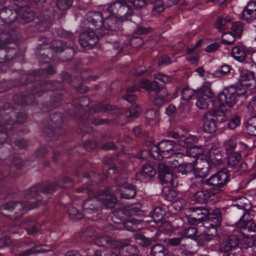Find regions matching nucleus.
<instances>
[{
	"mask_svg": "<svg viewBox=\"0 0 256 256\" xmlns=\"http://www.w3.org/2000/svg\"><path fill=\"white\" fill-rule=\"evenodd\" d=\"M56 187L55 184L48 185L44 188L40 185L31 187L25 192L26 198L28 200V202H14L12 201L5 203L1 206V215L10 216L12 219L20 218L28 210L38 206L41 200L40 191L44 194H49L54 192Z\"/></svg>",
	"mask_w": 256,
	"mask_h": 256,
	"instance_id": "obj_1",
	"label": "nucleus"
},
{
	"mask_svg": "<svg viewBox=\"0 0 256 256\" xmlns=\"http://www.w3.org/2000/svg\"><path fill=\"white\" fill-rule=\"evenodd\" d=\"M132 14V9L126 2V0H116L106 7L102 14L100 12H92L88 14L87 20L91 23L96 28H103L108 31L110 28L108 22L113 17L118 20L124 21L128 20Z\"/></svg>",
	"mask_w": 256,
	"mask_h": 256,
	"instance_id": "obj_2",
	"label": "nucleus"
},
{
	"mask_svg": "<svg viewBox=\"0 0 256 256\" xmlns=\"http://www.w3.org/2000/svg\"><path fill=\"white\" fill-rule=\"evenodd\" d=\"M76 192L78 193H86L90 197L84 202L82 206V210L84 213L91 214L97 210L98 206L96 203L98 200L100 201L106 208H113L116 204V199L111 195L106 194V192L98 194L96 197H92L94 190L91 187L85 189H77Z\"/></svg>",
	"mask_w": 256,
	"mask_h": 256,
	"instance_id": "obj_3",
	"label": "nucleus"
},
{
	"mask_svg": "<svg viewBox=\"0 0 256 256\" xmlns=\"http://www.w3.org/2000/svg\"><path fill=\"white\" fill-rule=\"evenodd\" d=\"M246 92L247 91L245 90L241 92L240 88H237L236 90L233 88L224 89L218 94L214 102V107L216 108V110L220 114L223 115L224 110L232 107L235 104L236 96H241Z\"/></svg>",
	"mask_w": 256,
	"mask_h": 256,
	"instance_id": "obj_4",
	"label": "nucleus"
},
{
	"mask_svg": "<svg viewBox=\"0 0 256 256\" xmlns=\"http://www.w3.org/2000/svg\"><path fill=\"white\" fill-rule=\"evenodd\" d=\"M140 86L148 91L156 90L154 103L156 106H162L170 100L168 91L164 88H158V83L156 81L150 82L144 79L140 82Z\"/></svg>",
	"mask_w": 256,
	"mask_h": 256,
	"instance_id": "obj_5",
	"label": "nucleus"
},
{
	"mask_svg": "<svg viewBox=\"0 0 256 256\" xmlns=\"http://www.w3.org/2000/svg\"><path fill=\"white\" fill-rule=\"evenodd\" d=\"M106 194H110L116 200V196L120 194L122 198H133L136 195V191L134 187L126 183L124 180L122 182H120L116 186L108 188L106 191Z\"/></svg>",
	"mask_w": 256,
	"mask_h": 256,
	"instance_id": "obj_6",
	"label": "nucleus"
},
{
	"mask_svg": "<svg viewBox=\"0 0 256 256\" xmlns=\"http://www.w3.org/2000/svg\"><path fill=\"white\" fill-rule=\"evenodd\" d=\"M176 145L174 142L166 140L160 142L158 146L154 145L151 148L152 156L158 160L164 158H168V154H173Z\"/></svg>",
	"mask_w": 256,
	"mask_h": 256,
	"instance_id": "obj_7",
	"label": "nucleus"
},
{
	"mask_svg": "<svg viewBox=\"0 0 256 256\" xmlns=\"http://www.w3.org/2000/svg\"><path fill=\"white\" fill-rule=\"evenodd\" d=\"M188 211L190 214L183 218L184 222L186 220L188 224L202 223L207 220L209 214V209L202 206L190 208Z\"/></svg>",
	"mask_w": 256,
	"mask_h": 256,
	"instance_id": "obj_8",
	"label": "nucleus"
},
{
	"mask_svg": "<svg viewBox=\"0 0 256 256\" xmlns=\"http://www.w3.org/2000/svg\"><path fill=\"white\" fill-rule=\"evenodd\" d=\"M204 156L212 162H218L222 158L219 142L215 138L208 140L204 149Z\"/></svg>",
	"mask_w": 256,
	"mask_h": 256,
	"instance_id": "obj_9",
	"label": "nucleus"
},
{
	"mask_svg": "<svg viewBox=\"0 0 256 256\" xmlns=\"http://www.w3.org/2000/svg\"><path fill=\"white\" fill-rule=\"evenodd\" d=\"M196 106L201 110L206 109L211 100L214 98L210 87L208 86H204L196 94Z\"/></svg>",
	"mask_w": 256,
	"mask_h": 256,
	"instance_id": "obj_10",
	"label": "nucleus"
},
{
	"mask_svg": "<svg viewBox=\"0 0 256 256\" xmlns=\"http://www.w3.org/2000/svg\"><path fill=\"white\" fill-rule=\"evenodd\" d=\"M229 174L226 170H220L206 180V184L214 188L223 187L228 182Z\"/></svg>",
	"mask_w": 256,
	"mask_h": 256,
	"instance_id": "obj_11",
	"label": "nucleus"
},
{
	"mask_svg": "<svg viewBox=\"0 0 256 256\" xmlns=\"http://www.w3.org/2000/svg\"><path fill=\"white\" fill-rule=\"evenodd\" d=\"M158 170L163 184L170 183L174 187L177 186L178 185L177 176L171 172L172 170L168 163V164H160Z\"/></svg>",
	"mask_w": 256,
	"mask_h": 256,
	"instance_id": "obj_12",
	"label": "nucleus"
},
{
	"mask_svg": "<svg viewBox=\"0 0 256 256\" xmlns=\"http://www.w3.org/2000/svg\"><path fill=\"white\" fill-rule=\"evenodd\" d=\"M98 42V38L92 28L86 30L80 35L79 42L81 46L85 49L92 48Z\"/></svg>",
	"mask_w": 256,
	"mask_h": 256,
	"instance_id": "obj_13",
	"label": "nucleus"
},
{
	"mask_svg": "<svg viewBox=\"0 0 256 256\" xmlns=\"http://www.w3.org/2000/svg\"><path fill=\"white\" fill-rule=\"evenodd\" d=\"M240 80L242 82H246L242 84L237 88H240V90L242 92L244 90L246 91V87H255L256 86V80L254 76V73L246 69L242 68L240 70Z\"/></svg>",
	"mask_w": 256,
	"mask_h": 256,
	"instance_id": "obj_14",
	"label": "nucleus"
},
{
	"mask_svg": "<svg viewBox=\"0 0 256 256\" xmlns=\"http://www.w3.org/2000/svg\"><path fill=\"white\" fill-rule=\"evenodd\" d=\"M220 113L216 110L212 112H208L205 116L204 123L203 124V129L206 132L212 134L216 130V124L214 120L209 116H213L216 117L218 116H222Z\"/></svg>",
	"mask_w": 256,
	"mask_h": 256,
	"instance_id": "obj_15",
	"label": "nucleus"
},
{
	"mask_svg": "<svg viewBox=\"0 0 256 256\" xmlns=\"http://www.w3.org/2000/svg\"><path fill=\"white\" fill-rule=\"evenodd\" d=\"M215 194L208 190H200L193 194L191 196L192 200L201 204L208 202L212 200Z\"/></svg>",
	"mask_w": 256,
	"mask_h": 256,
	"instance_id": "obj_16",
	"label": "nucleus"
},
{
	"mask_svg": "<svg viewBox=\"0 0 256 256\" xmlns=\"http://www.w3.org/2000/svg\"><path fill=\"white\" fill-rule=\"evenodd\" d=\"M242 18L248 22L256 19V2H249L242 11Z\"/></svg>",
	"mask_w": 256,
	"mask_h": 256,
	"instance_id": "obj_17",
	"label": "nucleus"
},
{
	"mask_svg": "<svg viewBox=\"0 0 256 256\" xmlns=\"http://www.w3.org/2000/svg\"><path fill=\"white\" fill-rule=\"evenodd\" d=\"M156 174V170L152 166L147 164L142 167L140 172L136 174V177L138 180L146 181L154 176Z\"/></svg>",
	"mask_w": 256,
	"mask_h": 256,
	"instance_id": "obj_18",
	"label": "nucleus"
},
{
	"mask_svg": "<svg viewBox=\"0 0 256 256\" xmlns=\"http://www.w3.org/2000/svg\"><path fill=\"white\" fill-rule=\"evenodd\" d=\"M248 52L246 48L243 46H236L232 50V56L236 60L242 62L245 60Z\"/></svg>",
	"mask_w": 256,
	"mask_h": 256,
	"instance_id": "obj_19",
	"label": "nucleus"
},
{
	"mask_svg": "<svg viewBox=\"0 0 256 256\" xmlns=\"http://www.w3.org/2000/svg\"><path fill=\"white\" fill-rule=\"evenodd\" d=\"M166 214L165 210L161 207L156 208L153 212V214L150 218V220H145L146 222H154L158 223L160 222Z\"/></svg>",
	"mask_w": 256,
	"mask_h": 256,
	"instance_id": "obj_20",
	"label": "nucleus"
},
{
	"mask_svg": "<svg viewBox=\"0 0 256 256\" xmlns=\"http://www.w3.org/2000/svg\"><path fill=\"white\" fill-rule=\"evenodd\" d=\"M146 118L152 125L156 124L160 120V112L158 109H150L146 113Z\"/></svg>",
	"mask_w": 256,
	"mask_h": 256,
	"instance_id": "obj_21",
	"label": "nucleus"
},
{
	"mask_svg": "<svg viewBox=\"0 0 256 256\" xmlns=\"http://www.w3.org/2000/svg\"><path fill=\"white\" fill-rule=\"evenodd\" d=\"M1 14H2L4 16L8 15V20H6V22H12L20 16L16 10L10 8L1 9Z\"/></svg>",
	"mask_w": 256,
	"mask_h": 256,
	"instance_id": "obj_22",
	"label": "nucleus"
},
{
	"mask_svg": "<svg viewBox=\"0 0 256 256\" xmlns=\"http://www.w3.org/2000/svg\"><path fill=\"white\" fill-rule=\"evenodd\" d=\"M211 220L212 222L216 224H221L222 222V212L219 208H216L210 212L207 216V219Z\"/></svg>",
	"mask_w": 256,
	"mask_h": 256,
	"instance_id": "obj_23",
	"label": "nucleus"
},
{
	"mask_svg": "<svg viewBox=\"0 0 256 256\" xmlns=\"http://www.w3.org/2000/svg\"><path fill=\"white\" fill-rule=\"evenodd\" d=\"M227 155V164L231 168L236 166L241 158L240 154L236 152H230Z\"/></svg>",
	"mask_w": 256,
	"mask_h": 256,
	"instance_id": "obj_24",
	"label": "nucleus"
},
{
	"mask_svg": "<svg viewBox=\"0 0 256 256\" xmlns=\"http://www.w3.org/2000/svg\"><path fill=\"white\" fill-rule=\"evenodd\" d=\"M152 256H169L168 250L162 244H156L151 250Z\"/></svg>",
	"mask_w": 256,
	"mask_h": 256,
	"instance_id": "obj_25",
	"label": "nucleus"
},
{
	"mask_svg": "<svg viewBox=\"0 0 256 256\" xmlns=\"http://www.w3.org/2000/svg\"><path fill=\"white\" fill-rule=\"evenodd\" d=\"M204 166V165L202 166ZM204 166L205 168H204L195 167L194 165V168L193 170L194 172V176L197 178H204L207 176L210 170V163H204Z\"/></svg>",
	"mask_w": 256,
	"mask_h": 256,
	"instance_id": "obj_26",
	"label": "nucleus"
},
{
	"mask_svg": "<svg viewBox=\"0 0 256 256\" xmlns=\"http://www.w3.org/2000/svg\"><path fill=\"white\" fill-rule=\"evenodd\" d=\"M224 146L227 154L234 152V150L236 146V138L232 136L228 138L224 142Z\"/></svg>",
	"mask_w": 256,
	"mask_h": 256,
	"instance_id": "obj_27",
	"label": "nucleus"
},
{
	"mask_svg": "<svg viewBox=\"0 0 256 256\" xmlns=\"http://www.w3.org/2000/svg\"><path fill=\"white\" fill-rule=\"evenodd\" d=\"M20 13H22V16L20 14V17L22 18L24 22H28L32 20L34 18V14L28 8H22L20 10Z\"/></svg>",
	"mask_w": 256,
	"mask_h": 256,
	"instance_id": "obj_28",
	"label": "nucleus"
},
{
	"mask_svg": "<svg viewBox=\"0 0 256 256\" xmlns=\"http://www.w3.org/2000/svg\"><path fill=\"white\" fill-rule=\"evenodd\" d=\"M256 240L253 236L244 237L240 241V248L247 249L249 248H253Z\"/></svg>",
	"mask_w": 256,
	"mask_h": 256,
	"instance_id": "obj_29",
	"label": "nucleus"
},
{
	"mask_svg": "<svg viewBox=\"0 0 256 256\" xmlns=\"http://www.w3.org/2000/svg\"><path fill=\"white\" fill-rule=\"evenodd\" d=\"M198 138L195 136H190L184 138H180L178 141V144L182 147L188 148L192 146L193 144L198 141Z\"/></svg>",
	"mask_w": 256,
	"mask_h": 256,
	"instance_id": "obj_30",
	"label": "nucleus"
},
{
	"mask_svg": "<svg viewBox=\"0 0 256 256\" xmlns=\"http://www.w3.org/2000/svg\"><path fill=\"white\" fill-rule=\"evenodd\" d=\"M190 148L186 150V154L188 156L196 157L201 154L204 156V150L201 147L194 146H190Z\"/></svg>",
	"mask_w": 256,
	"mask_h": 256,
	"instance_id": "obj_31",
	"label": "nucleus"
},
{
	"mask_svg": "<svg viewBox=\"0 0 256 256\" xmlns=\"http://www.w3.org/2000/svg\"><path fill=\"white\" fill-rule=\"evenodd\" d=\"M162 194L164 198L168 201L174 200L178 194L174 190L168 187H164L163 188Z\"/></svg>",
	"mask_w": 256,
	"mask_h": 256,
	"instance_id": "obj_32",
	"label": "nucleus"
},
{
	"mask_svg": "<svg viewBox=\"0 0 256 256\" xmlns=\"http://www.w3.org/2000/svg\"><path fill=\"white\" fill-rule=\"evenodd\" d=\"M246 130L248 134L256 136V117L252 118L248 120Z\"/></svg>",
	"mask_w": 256,
	"mask_h": 256,
	"instance_id": "obj_33",
	"label": "nucleus"
},
{
	"mask_svg": "<svg viewBox=\"0 0 256 256\" xmlns=\"http://www.w3.org/2000/svg\"><path fill=\"white\" fill-rule=\"evenodd\" d=\"M254 212L253 211L250 210L244 214L238 220V224H254V222H252Z\"/></svg>",
	"mask_w": 256,
	"mask_h": 256,
	"instance_id": "obj_34",
	"label": "nucleus"
},
{
	"mask_svg": "<svg viewBox=\"0 0 256 256\" xmlns=\"http://www.w3.org/2000/svg\"><path fill=\"white\" fill-rule=\"evenodd\" d=\"M194 164L193 163L186 162L180 164L178 167V172L182 174H186L193 170Z\"/></svg>",
	"mask_w": 256,
	"mask_h": 256,
	"instance_id": "obj_35",
	"label": "nucleus"
},
{
	"mask_svg": "<svg viewBox=\"0 0 256 256\" xmlns=\"http://www.w3.org/2000/svg\"><path fill=\"white\" fill-rule=\"evenodd\" d=\"M230 25L229 20L226 18H218L217 19L216 26L219 30H224L228 28Z\"/></svg>",
	"mask_w": 256,
	"mask_h": 256,
	"instance_id": "obj_36",
	"label": "nucleus"
},
{
	"mask_svg": "<svg viewBox=\"0 0 256 256\" xmlns=\"http://www.w3.org/2000/svg\"><path fill=\"white\" fill-rule=\"evenodd\" d=\"M231 29L236 37H239L243 32V25L240 22H236L232 24Z\"/></svg>",
	"mask_w": 256,
	"mask_h": 256,
	"instance_id": "obj_37",
	"label": "nucleus"
},
{
	"mask_svg": "<svg viewBox=\"0 0 256 256\" xmlns=\"http://www.w3.org/2000/svg\"><path fill=\"white\" fill-rule=\"evenodd\" d=\"M38 248V246H34L31 248L26 250L24 252L20 253L18 256H30L34 254L41 253L46 251Z\"/></svg>",
	"mask_w": 256,
	"mask_h": 256,
	"instance_id": "obj_38",
	"label": "nucleus"
},
{
	"mask_svg": "<svg viewBox=\"0 0 256 256\" xmlns=\"http://www.w3.org/2000/svg\"><path fill=\"white\" fill-rule=\"evenodd\" d=\"M195 52L194 48H189L187 50L186 58L192 64H195L198 61V56Z\"/></svg>",
	"mask_w": 256,
	"mask_h": 256,
	"instance_id": "obj_39",
	"label": "nucleus"
},
{
	"mask_svg": "<svg viewBox=\"0 0 256 256\" xmlns=\"http://www.w3.org/2000/svg\"><path fill=\"white\" fill-rule=\"evenodd\" d=\"M124 250L126 252L124 256H138L139 250L136 246L129 245L126 243V246L124 247Z\"/></svg>",
	"mask_w": 256,
	"mask_h": 256,
	"instance_id": "obj_40",
	"label": "nucleus"
},
{
	"mask_svg": "<svg viewBox=\"0 0 256 256\" xmlns=\"http://www.w3.org/2000/svg\"><path fill=\"white\" fill-rule=\"evenodd\" d=\"M182 156H184V154L181 152H177L171 156L170 159H172V160H170L168 162L171 170L173 168H177L178 170V167L180 166V164L178 162V160L174 158L176 157L182 158Z\"/></svg>",
	"mask_w": 256,
	"mask_h": 256,
	"instance_id": "obj_41",
	"label": "nucleus"
},
{
	"mask_svg": "<svg viewBox=\"0 0 256 256\" xmlns=\"http://www.w3.org/2000/svg\"><path fill=\"white\" fill-rule=\"evenodd\" d=\"M68 214L70 218L74 220H80L83 217V214L78 212L77 209L73 206H70L68 208Z\"/></svg>",
	"mask_w": 256,
	"mask_h": 256,
	"instance_id": "obj_42",
	"label": "nucleus"
},
{
	"mask_svg": "<svg viewBox=\"0 0 256 256\" xmlns=\"http://www.w3.org/2000/svg\"><path fill=\"white\" fill-rule=\"evenodd\" d=\"M112 238L108 236H100L96 240V243L100 246L104 247L106 244H110Z\"/></svg>",
	"mask_w": 256,
	"mask_h": 256,
	"instance_id": "obj_43",
	"label": "nucleus"
},
{
	"mask_svg": "<svg viewBox=\"0 0 256 256\" xmlns=\"http://www.w3.org/2000/svg\"><path fill=\"white\" fill-rule=\"evenodd\" d=\"M235 37L230 32H225L222 36V42L227 45L231 44L234 42Z\"/></svg>",
	"mask_w": 256,
	"mask_h": 256,
	"instance_id": "obj_44",
	"label": "nucleus"
},
{
	"mask_svg": "<svg viewBox=\"0 0 256 256\" xmlns=\"http://www.w3.org/2000/svg\"><path fill=\"white\" fill-rule=\"evenodd\" d=\"M138 90V88L136 86H133L128 88L127 90V94L124 96V98L130 102L132 103L134 102L136 100V98L135 95L133 94L132 93Z\"/></svg>",
	"mask_w": 256,
	"mask_h": 256,
	"instance_id": "obj_45",
	"label": "nucleus"
},
{
	"mask_svg": "<svg viewBox=\"0 0 256 256\" xmlns=\"http://www.w3.org/2000/svg\"><path fill=\"white\" fill-rule=\"evenodd\" d=\"M195 94L194 90L189 88H185L182 92V98L186 100H190Z\"/></svg>",
	"mask_w": 256,
	"mask_h": 256,
	"instance_id": "obj_46",
	"label": "nucleus"
},
{
	"mask_svg": "<svg viewBox=\"0 0 256 256\" xmlns=\"http://www.w3.org/2000/svg\"><path fill=\"white\" fill-rule=\"evenodd\" d=\"M196 232L197 230L196 228L190 226L183 230L182 236L187 238H193L196 236Z\"/></svg>",
	"mask_w": 256,
	"mask_h": 256,
	"instance_id": "obj_47",
	"label": "nucleus"
},
{
	"mask_svg": "<svg viewBox=\"0 0 256 256\" xmlns=\"http://www.w3.org/2000/svg\"><path fill=\"white\" fill-rule=\"evenodd\" d=\"M240 123V117L237 115H234L228 122V125L230 129H234L238 126Z\"/></svg>",
	"mask_w": 256,
	"mask_h": 256,
	"instance_id": "obj_48",
	"label": "nucleus"
},
{
	"mask_svg": "<svg viewBox=\"0 0 256 256\" xmlns=\"http://www.w3.org/2000/svg\"><path fill=\"white\" fill-rule=\"evenodd\" d=\"M72 4V0H58L56 6L61 10L68 9Z\"/></svg>",
	"mask_w": 256,
	"mask_h": 256,
	"instance_id": "obj_49",
	"label": "nucleus"
},
{
	"mask_svg": "<svg viewBox=\"0 0 256 256\" xmlns=\"http://www.w3.org/2000/svg\"><path fill=\"white\" fill-rule=\"evenodd\" d=\"M154 78L164 83H168L172 81V77L160 73H156L154 74Z\"/></svg>",
	"mask_w": 256,
	"mask_h": 256,
	"instance_id": "obj_50",
	"label": "nucleus"
},
{
	"mask_svg": "<svg viewBox=\"0 0 256 256\" xmlns=\"http://www.w3.org/2000/svg\"><path fill=\"white\" fill-rule=\"evenodd\" d=\"M110 246L112 248L118 250L124 249V247L126 246V243L124 242L114 240L112 238Z\"/></svg>",
	"mask_w": 256,
	"mask_h": 256,
	"instance_id": "obj_51",
	"label": "nucleus"
},
{
	"mask_svg": "<svg viewBox=\"0 0 256 256\" xmlns=\"http://www.w3.org/2000/svg\"><path fill=\"white\" fill-rule=\"evenodd\" d=\"M233 247L226 238L220 244V250L221 252H230Z\"/></svg>",
	"mask_w": 256,
	"mask_h": 256,
	"instance_id": "obj_52",
	"label": "nucleus"
},
{
	"mask_svg": "<svg viewBox=\"0 0 256 256\" xmlns=\"http://www.w3.org/2000/svg\"><path fill=\"white\" fill-rule=\"evenodd\" d=\"M186 205V202L183 198H179L174 201L172 206L176 210H182Z\"/></svg>",
	"mask_w": 256,
	"mask_h": 256,
	"instance_id": "obj_53",
	"label": "nucleus"
},
{
	"mask_svg": "<svg viewBox=\"0 0 256 256\" xmlns=\"http://www.w3.org/2000/svg\"><path fill=\"white\" fill-rule=\"evenodd\" d=\"M108 230H112L113 229H117V230H122V229H126L128 231L132 232H136L138 230H140V228H137L132 226L131 225H124V228H116L114 227V225H108Z\"/></svg>",
	"mask_w": 256,
	"mask_h": 256,
	"instance_id": "obj_54",
	"label": "nucleus"
},
{
	"mask_svg": "<svg viewBox=\"0 0 256 256\" xmlns=\"http://www.w3.org/2000/svg\"><path fill=\"white\" fill-rule=\"evenodd\" d=\"M228 241L233 248H235L240 244V240L236 234H232L226 238Z\"/></svg>",
	"mask_w": 256,
	"mask_h": 256,
	"instance_id": "obj_55",
	"label": "nucleus"
},
{
	"mask_svg": "<svg viewBox=\"0 0 256 256\" xmlns=\"http://www.w3.org/2000/svg\"><path fill=\"white\" fill-rule=\"evenodd\" d=\"M219 225H210L206 232L211 237L215 236L218 234Z\"/></svg>",
	"mask_w": 256,
	"mask_h": 256,
	"instance_id": "obj_56",
	"label": "nucleus"
},
{
	"mask_svg": "<svg viewBox=\"0 0 256 256\" xmlns=\"http://www.w3.org/2000/svg\"><path fill=\"white\" fill-rule=\"evenodd\" d=\"M153 12L154 14H160L164 11V6L163 2L160 1L156 2L152 9Z\"/></svg>",
	"mask_w": 256,
	"mask_h": 256,
	"instance_id": "obj_57",
	"label": "nucleus"
},
{
	"mask_svg": "<svg viewBox=\"0 0 256 256\" xmlns=\"http://www.w3.org/2000/svg\"><path fill=\"white\" fill-rule=\"evenodd\" d=\"M241 230H242V234L245 235L246 232H256V225H242L240 226Z\"/></svg>",
	"mask_w": 256,
	"mask_h": 256,
	"instance_id": "obj_58",
	"label": "nucleus"
},
{
	"mask_svg": "<svg viewBox=\"0 0 256 256\" xmlns=\"http://www.w3.org/2000/svg\"><path fill=\"white\" fill-rule=\"evenodd\" d=\"M140 111V108L138 106H136L134 108L128 110L126 112V116L129 118H135L136 117Z\"/></svg>",
	"mask_w": 256,
	"mask_h": 256,
	"instance_id": "obj_59",
	"label": "nucleus"
},
{
	"mask_svg": "<svg viewBox=\"0 0 256 256\" xmlns=\"http://www.w3.org/2000/svg\"><path fill=\"white\" fill-rule=\"evenodd\" d=\"M231 69L232 68L230 66L227 64L223 65L219 70L216 72V74H220V75L226 74L229 72Z\"/></svg>",
	"mask_w": 256,
	"mask_h": 256,
	"instance_id": "obj_60",
	"label": "nucleus"
},
{
	"mask_svg": "<svg viewBox=\"0 0 256 256\" xmlns=\"http://www.w3.org/2000/svg\"><path fill=\"white\" fill-rule=\"evenodd\" d=\"M208 160H210L208 158H206V160H202V158H197L194 163H193L195 167L198 168H205V166H204V163H209Z\"/></svg>",
	"mask_w": 256,
	"mask_h": 256,
	"instance_id": "obj_61",
	"label": "nucleus"
},
{
	"mask_svg": "<svg viewBox=\"0 0 256 256\" xmlns=\"http://www.w3.org/2000/svg\"><path fill=\"white\" fill-rule=\"evenodd\" d=\"M160 230L164 233H169L173 232L176 230V228L172 226V225H160Z\"/></svg>",
	"mask_w": 256,
	"mask_h": 256,
	"instance_id": "obj_62",
	"label": "nucleus"
},
{
	"mask_svg": "<svg viewBox=\"0 0 256 256\" xmlns=\"http://www.w3.org/2000/svg\"><path fill=\"white\" fill-rule=\"evenodd\" d=\"M238 200V202H236V204H234V205H236V206H237V207L239 208V209H244L246 208V202L247 201V200L246 199V198L244 197H243V196H242V197H240Z\"/></svg>",
	"mask_w": 256,
	"mask_h": 256,
	"instance_id": "obj_63",
	"label": "nucleus"
},
{
	"mask_svg": "<svg viewBox=\"0 0 256 256\" xmlns=\"http://www.w3.org/2000/svg\"><path fill=\"white\" fill-rule=\"evenodd\" d=\"M251 108L254 112L256 114V91L254 92L252 96V101L250 103V108Z\"/></svg>",
	"mask_w": 256,
	"mask_h": 256,
	"instance_id": "obj_64",
	"label": "nucleus"
}]
</instances>
